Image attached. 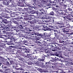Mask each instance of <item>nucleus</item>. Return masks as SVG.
<instances>
[{
  "instance_id": "obj_1",
  "label": "nucleus",
  "mask_w": 73,
  "mask_h": 73,
  "mask_svg": "<svg viewBox=\"0 0 73 73\" xmlns=\"http://www.w3.org/2000/svg\"><path fill=\"white\" fill-rule=\"evenodd\" d=\"M32 17H28L27 18H25L24 20L25 21L26 24H32V27L31 28L29 29L28 31H39L40 29H39V28L37 27V25H36V22H37V20L35 19H32Z\"/></svg>"
},
{
  "instance_id": "obj_2",
  "label": "nucleus",
  "mask_w": 73,
  "mask_h": 73,
  "mask_svg": "<svg viewBox=\"0 0 73 73\" xmlns=\"http://www.w3.org/2000/svg\"><path fill=\"white\" fill-rule=\"evenodd\" d=\"M48 57V56L46 55H43L41 56V58H39L37 56H34L33 58H30V59L31 60H34V59H36V60H37V61L36 62V64L37 65H40L41 64H43V61H44L45 60V57ZM42 61V62H41Z\"/></svg>"
},
{
  "instance_id": "obj_3",
  "label": "nucleus",
  "mask_w": 73,
  "mask_h": 73,
  "mask_svg": "<svg viewBox=\"0 0 73 73\" xmlns=\"http://www.w3.org/2000/svg\"><path fill=\"white\" fill-rule=\"evenodd\" d=\"M39 30L38 31L35 30V31H30V32L31 31H33L34 32V35H35V36H39L40 37H43V38H49V37H50V36H51V34H47L46 33H44V34H39L38 33L36 32V31H38L39 30H41V29H40L39 28Z\"/></svg>"
},
{
  "instance_id": "obj_4",
  "label": "nucleus",
  "mask_w": 73,
  "mask_h": 73,
  "mask_svg": "<svg viewBox=\"0 0 73 73\" xmlns=\"http://www.w3.org/2000/svg\"><path fill=\"white\" fill-rule=\"evenodd\" d=\"M56 32L58 33V36H55L54 38V40L56 41L57 40V37L62 38V37L64 36H66L68 34V33H62L60 31H56Z\"/></svg>"
},
{
  "instance_id": "obj_5",
  "label": "nucleus",
  "mask_w": 73,
  "mask_h": 73,
  "mask_svg": "<svg viewBox=\"0 0 73 73\" xmlns=\"http://www.w3.org/2000/svg\"><path fill=\"white\" fill-rule=\"evenodd\" d=\"M56 24H63V25H64V26L66 27V28H69L70 27V25L69 23L67 22V21H65L64 22H62L61 21H57L55 22Z\"/></svg>"
},
{
  "instance_id": "obj_6",
  "label": "nucleus",
  "mask_w": 73,
  "mask_h": 73,
  "mask_svg": "<svg viewBox=\"0 0 73 73\" xmlns=\"http://www.w3.org/2000/svg\"><path fill=\"white\" fill-rule=\"evenodd\" d=\"M56 62H50V61H49L45 62V64L46 67H49V68H52V69L54 68V67H53V66H50V65H51V64H52V65H56Z\"/></svg>"
},
{
  "instance_id": "obj_7",
  "label": "nucleus",
  "mask_w": 73,
  "mask_h": 73,
  "mask_svg": "<svg viewBox=\"0 0 73 73\" xmlns=\"http://www.w3.org/2000/svg\"><path fill=\"white\" fill-rule=\"evenodd\" d=\"M40 44H41L40 45L41 46H46V47L51 46L50 44H48L45 40L42 41L40 40Z\"/></svg>"
},
{
  "instance_id": "obj_8",
  "label": "nucleus",
  "mask_w": 73,
  "mask_h": 73,
  "mask_svg": "<svg viewBox=\"0 0 73 73\" xmlns=\"http://www.w3.org/2000/svg\"><path fill=\"white\" fill-rule=\"evenodd\" d=\"M44 51L45 52L48 53V56H54V54H53L52 52L50 50H49L48 49H44Z\"/></svg>"
},
{
  "instance_id": "obj_9",
  "label": "nucleus",
  "mask_w": 73,
  "mask_h": 73,
  "mask_svg": "<svg viewBox=\"0 0 73 73\" xmlns=\"http://www.w3.org/2000/svg\"><path fill=\"white\" fill-rule=\"evenodd\" d=\"M66 63H65V64L66 66H69V65H73V62H70L71 61V59L70 58H66Z\"/></svg>"
},
{
  "instance_id": "obj_10",
  "label": "nucleus",
  "mask_w": 73,
  "mask_h": 73,
  "mask_svg": "<svg viewBox=\"0 0 73 73\" xmlns=\"http://www.w3.org/2000/svg\"><path fill=\"white\" fill-rule=\"evenodd\" d=\"M56 13L57 15H56V16L58 17V18H59L60 17V15H63V13H62V10L60 9V10H58L57 11Z\"/></svg>"
},
{
  "instance_id": "obj_11",
  "label": "nucleus",
  "mask_w": 73,
  "mask_h": 73,
  "mask_svg": "<svg viewBox=\"0 0 73 73\" xmlns=\"http://www.w3.org/2000/svg\"><path fill=\"white\" fill-rule=\"evenodd\" d=\"M0 50H3L5 52V49L4 48V47H5V44L4 43L1 42L0 43Z\"/></svg>"
},
{
  "instance_id": "obj_12",
  "label": "nucleus",
  "mask_w": 73,
  "mask_h": 73,
  "mask_svg": "<svg viewBox=\"0 0 73 73\" xmlns=\"http://www.w3.org/2000/svg\"><path fill=\"white\" fill-rule=\"evenodd\" d=\"M45 12V10L42 8L40 9L39 10V11H38L37 15H44Z\"/></svg>"
},
{
  "instance_id": "obj_13",
  "label": "nucleus",
  "mask_w": 73,
  "mask_h": 73,
  "mask_svg": "<svg viewBox=\"0 0 73 73\" xmlns=\"http://www.w3.org/2000/svg\"><path fill=\"white\" fill-rule=\"evenodd\" d=\"M17 48V52L16 53L18 54H21V51L22 50V46H18Z\"/></svg>"
},
{
  "instance_id": "obj_14",
  "label": "nucleus",
  "mask_w": 73,
  "mask_h": 73,
  "mask_svg": "<svg viewBox=\"0 0 73 73\" xmlns=\"http://www.w3.org/2000/svg\"><path fill=\"white\" fill-rule=\"evenodd\" d=\"M57 60L58 61H61L62 62H66V58H62V57L61 58H57Z\"/></svg>"
},
{
  "instance_id": "obj_15",
  "label": "nucleus",
  "mask_w": 73,
  "mask_h": 73,
  "mask_svg": "<svg viewBox=\"0 0 73 73\" xmlns=\"http://www.w3.org/2000/svg\"><path fill=\"white\" fill-rule=\"evenodd\" d=\"M12 34V32H8L6 36L7 37L6 38H9L10 39H12V36H11V35Z\"/></svg>"
},
{
  "instance_id": "obj_16",
  "label": "nucleus",
  "mask_w": 73,
  "mask_h": 73,
  "mask_svg": "<svg viewBox=\"0 0 73 73\" xmlns=\"http://www.w3.org/2000/svg\"><path fill=\"white\" fill-rule=\"evenodd\" d=\"M60 51H56L55 52V54L56 56H58V58H60V57H62V54H60Z\"/></svg>"
},
{
  "instance_id": "obj_17",
  "label": "nucleus",
  "mask_w": 73,
  "mask_h": 73,
  "mask_svg": "<svg viewBox=\"0 0 73 73\" xmlns=\"http://www.w3.org/2000/svg\"><path fill=\"white\" fill-rule=\"evenodd\" d=\"M35 68H36L37 69L36 70H37L38 71H39L40 72H41V73H43V72L44 73H46V72H48V71H45L42 68H37L36 67H35Z\"/></svg>"
},
{
  "instance_id": "obj_18",
  "label": "nucleus",
  "mask_w": 73,
  "mask_h": 73,
  "mask_svg": "<svg viewBox=\"0 0 73 73\" xmlns=\"http://www.w3.org/2000/svg\"><path fill=\"white\" fill-rule=\"evenodd\" d=\"M21 41L22 40H20L19 42H17L16 40L15 41V42L14 43L13 45H15L17 46H19L21 44Z\"/></svg>"
},
{
  "instance_id": "obj_19",
  "label": "nucleus",
  "mask_w": 73,
  "mask_h": 73,
  "mask_svg": "<svg viewBox=\"0 0 73 73\" xmlns=\"http://www.w3.org/2000/svg\"><path fill=\"white\" fill-rule=\"evenodd\" d=\"M69 15L67 17V19L68 20H70V21H71L73 22V18L71 17H73V15L69 14Z\"/></svg>"
},
{
  "instance_id": "obj_20",
  "label": "nucleus",
  "mask_w": 73,
  "mask_h": 73,
  "mask_svg": "<svg viewBox=\"0 0 73 73\" xmlns=\"http://www.w3.org/2000/svg\"><path fill=\"white\" fill-rule=\"evenodd\" d=\"M34 42L35 44L31 45V46H36V45H37V44H40V40L39 41L36 40V41H35Z\"/></svg>"
},
{
  "instance_id": "obj_21",
  "label": "nucleus",
  "mask_w": 73,
  "mask_h": 73,
  "mask_svg": "<svg viewBox=\"0 0 73 73\" xmlns=\"http://www.w3.org/2000/svg\"><path fill=\"white\" fill-rule=\"evenodd\" d=\"M23 18L22 16H19L18 17L15 18V20H17V21H21V20L20 19H23Z\"/></svg>"
},
{
  "instance_id": "obj_22",
  "label": "nucleus",
  "mask_w": 73,
  "mask_h": 73,
  "mask_svg": "<svg viewBox=\"0 0 73 73\" xmlns=\"http://www.w3.org/2000/svg\"><path fill=\"white\" fill-rule=\"evenodd\" d=\"M28 29L27 27H26L25 29V30H24L23 29H22V33H27L28 31H28V29Z\"/></svg>"
},
{
  "instance_id": "obj_23",
  "label": "nucleus",
  "mask_w": 73,
  "mask_h": 73,
  "mask_svg": "<svg viewBox=\"0 0 73 73\" xmlns=\"http://www.w3.org/2000/svg\"><path fill=\"white\" fill-rule=\"evenodd\" d=\"M29 13V12H23L22 13L23 15H25V17H29V15L28 14V13Z\"/></svg>"
},
{
  "instance_id": "obj_24",
  "label": "nucleus",
  "mask_w": 73,
  "mask_h": 73,
  "mask_svg": "<svg viewBox=\"0 0 73 73\" xmlns=\"http://www.w3.org/2000/svg\"><path fill=\"white\" fill-rule=\"evenodd\" d=\"M56 2H60L62 4L66 3V0H55Z\"/></svg>"
},
{
  "instance_id": "obj_25",
  "label": "nucleus",
  "mask_w": 73,
  "mask_h": 73,
  "mask_svg": "<svg viewBox=\"0 0 73 73\" xmlns=\"http://www.w3.org/2000/svg\"><path fill=\"white\" fill-rule=\"evenodd\" d=\"M69 28L66 27V28H64L63 29H62V30H63L62 31L63 32H69Z\"/></svg>"
},
{
  "instance_id": "obj_26",
  "label": "nucleus",
  "mask_w": 73,
  "mask_h": 73,
  "mask_svg": "<svg viewBox=\"0 0 73 73\" xmlns=\"http://www.w3.org/2000/svg\"><path fill=\"white\" fill-rule=\"evenodd\" d=\"M68 49L66 50H64V53H67L69 54V53H71L73 52V51L71 50H69V48H68Z\"/></svg>"
},
{
  "instance_id": "obj_27",
  "label": "nucleus",
  "mask_w": 73,
  "mask_h": 73,
  "mask_svg": "<svg viewBox=\"0 0 73 73\" xmlns=\"http://www.w3.org/2000/svg\"><path fill=\"white\" fill-rule=\"evenodd\" d=\"M59 42L60 43H61L62 44H63L64 45H65V43L66 42L65 41L62 40V39H60Z\"/></svg>"
},
{
  "instance_id": "obj_28",
  "label": "nucleus",
  "mask_w": 73,
  "mask_h": 73,
  "mask_svg": "<svg viewBox=\"0 0 73 73\" xmlns=\"http://www.w3.org/2000/svg\"><path fill=\"white\" fill-rule=\"evenodd\" d=\"M58 50H60V48L58 47H55L54 49L52 50H51L53 52H56V51H58Z\"/></svg>"
},
{
  "instance_id": "obj_29",
  "label": "nucleus",
  "mask_w": 73,
  "mask_h": 73,
  "mask_svg": "<svg viewBox=\"0 0 73 73\" xmlns=\"http://www.w3.org/2000/svg\"><path fill=\"white\" fill-rule=\"evenodd\" d=\"M2 67L3 69H5V70H6L7 71H8V70H9V68H7L8 67H7L6 66L2 65Z\"/></svg>"
},
{
  "instance_id": "obj_30",
  "label": "nucleus",
  "mask_w": 73,
  "mask_h": 73,
  "mask_svg": "<svg viewBox=\"0 0 73 73\" xmlns=\"http://www.w3.org/2000/svg\"><path fill=\"white\" fill-rule=\"evenodd\" d=\"M38 11H36L35 10H33L30 12V13H31V14H36L37 15Z\"/></svg>"
},
{
  "instance_id": "obj_31",
  "label": "nucleus",
  "mask_w": 73,
  "mask_h": 73,
  "mask_svg": "<svg viewBox=\"0 0 73 73\" xmlns=\"http://www.w3.org/2000/svg\"><path fill=\"white\" fill-rule=\"evenodd\" d=\"M43 64H44V63H43ZM43 64H40V65H37V66H41L42 68H46H46H48V67L45 66V65H43Z\"/></svg>"
},
{
  "instance_id": "obj_32",
  "label": "nucleus",
  "mask_w": 73,
  "mask_h": 73,
  "mask_svg": "<svg viewBox=\"0 0 73 73\" xmlns=\"http://www.w3.org/2000/svg\"><path fill=\"white\" fill-rule=\"evenodd\" d=\"M39 52H40V50L37 49H35L34 50L33 54H37L38 53H39Z\"/></svg>"
},
{
  "instance_id": "obj_33",
  "label": "nucleus",
  "mask_w": 73,
  "mask_h": 73,
  "mask_svg": "<svg viewBox=\"0 0 73 73\" xmlns=\"http://www.w3.org/2000/svg\"><path fill=\"white\" fill-rule=\"evenodd\" d=\"M26 56H27V57H29V58H30V57H31L30 58H33L34 57V56L32 54H27V55H26Z\"/></svg>"
},
{
  "instance_id": "obj_34",
  "label": "nucleus",
  "mask_w": 73,
  "mask_h": 73,
  "mask_svg": "<svg viewBox=\"0 0 73 73\" xmlns=\"http://www.w3.org/2000/svg\"><path fill=\"white\" fill-rule=\"evenodd\" d=\"M0 15H2V16H3V17H5L6 16V13L2 11H0Z\"/></svg>"
},
{
  "instance_id": "obj_35",
  "label": "nucleus",
  "mask_w": 73,
  "mask_h": 73,
  "mask_svg": "<svg viewBox=\"0 0 73 73\" xmlns=\"http://www.w3.org/2000/svg\"><path fill=\"white\" fill-rule=\"evenodd\" d=\"M26 53H30V49L28 48H25Z\"/></svg>"
},
{
  "instance_id": "obj_36",
  "label": "nucleus",
  "mask_w": 73,
  "mask_h": 73,
  "mask_svg": "<svg viewBox=\"0 0 73 73\" xmlns=\"http://www.w3.org/2000/svg\"><path fill=\"white\" fill-rule=\"evenodd\" d=\"M6 59L3 57H1L0 58V61L1 62L2 61L3 62H5V60Z\"/></svg>"
},
{
  "instance_id": "obj_37",
  "label": "nucleus",
  "mask_w": 73,
  "mask_h": 73,
  "mask_svg": "<svg viewBox=\"0 0 73 73\" xmlns=\"http://www.w3.org/2000/svg\"><path fill=\"white\" fill-rule=\"evenodd\" d=\"M64 11L65 13V15H69V12H68V10L65 9V10H64Z\"/></svg>"
},
{
  "instance_id": "obj_38",
  "label": "nucleus",
  "mask_w": 73,
  "mask_h": 73,
  "mask_svg": "<svg viewBox=\"0 0 73 73\" xmlns=\"http://www.w3.org/2000/svg\"><path fill=\"white\" fill-rule=\"evenodd\" d=\"M2 22H3L5 24H8V22H7V19L6 18H4V19H3L2 21Z\"/></svg>"
},
{
  "instance_id": "obj_39",
  "label": "nucleus",
  "mask_w": 73,
  "mask_h": 73,
  "mask_svg": "<svg viewBox=\"0 0 73 73\" xmlns=\"http://www.w3.org/2000/svg\"><path fill=\"white\" fill-rule=\"evenodd\" d=\"M68 46H63L62 48V50H67L68 49Z\"/></svg>"
},
{
  "instance_id": "obj_40",
  "label": "nucleus",
  "mask_w": 73,
  "mask_h": 73,
  "mask_svg": "<svg viewBox=\"0 0 73 73\" xmlns=\"http://www.w3.org/2000/svg\"><path fill=\"white\" fill-rule=\"evenodd\" d=\"M2 28V30H4V31L7 29V27H4V26L1 25H0V28Z\"/></svg>"
},
{
  "instance_id": "obj_41",
  "label": "nucleus",
  "mask_w": 73,
  "mask_h": 73,
  "mask_svg": "<svg viewBox=\"0 0 73 73\" xmlns=\"http://www.w3.org/2000/svg\"><path fill=\"white\" fill-rule=\"evenodd\" d=\"M15 39H14V40L13 39H11V40L10 42H11V44H12V45H14V43L15 42Z\"/></svg>"
},
{
  "instance_id": "obj_42",
  "label": "nucleus",
  "mask_w": 73,
  "mask_h": 73,
  "mask_svg": "<svg viewBox=\"0 0 73 73\" xmlns=\"http://www.w3.org/2000/svg\"><path fill=\"white\" fill-rule=\"evenodd\" d=\"M56 18L53 17V18H51V20L52 21V22L53 23H54V22L56 21Z\"/></svg>"
},
{
  "instance_id": "obj_43",
  "label": "nucleus",
  "mask_w": 73,
  "mask_h": 73,
  "mask_svg": "<svg viewBox=\"0 0 73 73\" xmlns=\"http://www.w3.org/2000/svg\"><path fill=\"white\" fill-rule=\"evenodd\" d=\"M21 12H15V15L17 16H19L20 15H21Z\"/></svg>"
},
{
  "instance_id": "obj_44",
  "label": "nucleus",
  "mask_w": 73,
  "mask_h": 73,
  "mask_svg": "<svg viewBox=\"0 0 73 73\" xmlns=\"http://www.w3.org/2000/svg\"><path fill=\"white\" fill-rule=\"evenodd\" d=\"M51 59L50 60V62H56V59L53 58H51Z\"/></svg>"
},
{
  "instance_id": "obj_45",
  "label": "nucleus",
  "mask_w": 73,
  "mask_h": 73,
  "mask_svg": "<svg viewBox=\"0 0 73 73\" xmlns=\"http://www.w3.org/2000/svg\"><path fill=\"white\" fill-rule=\"evenodd\" d=\"M15 69L17 70H24V68L20 67L19 68H15Z\"/></svg>"
},
{
  "instance_id": "obj_46",
  "label": "nucleus",
  "mask_w": 73,
  "mask_h": 73,
  "mask_svg": "<svg viewBox=\"0 0 73 73\" xmlns=\"http://www.w3.org/2000/svg\"><path fill=\"white\" fill-rule=\"evenodd\" d=\"M30 58H29V61L28 62H27V64H28V65H31V64H32V62H31V61H32V60H31L30 59Z\"/></svg>"
},
{
  "instance_id": "obj_47",
  "label": "nucleus",
  "mask_w": 73,
  "mask_h": 73,
  "mask_svg": "<svg viewBox=\"0 0 73 73\" xmlns=\"http://www.w3.org/2000/svg\"><path fill=\"white\" fill-rule=\"evenodd\" d=\"M23 42L24 43V44L25 45H28V44L27 43H28L27 41L24 40L23 41V40H22V41H21V42Z\"/></svg>"
},
{
  "instance_id": "obj_48",
  "label": "nucleus",
  "mask_w": 73,
  "mask_h": 73,
  "mask_svg": "<svg viewBox=\"0 0 73 73\" xmlns=\"http://www.w3.org/2000/svg\"><path fill=\"white\" fill-rule=\"evenodd\" d=\"M6 29H7V30L9 31H11V32H13V30H12V29H11V28H10L9 27H6Z\"/></svg>"
},
{
  "instance_id": "obj_49",
  "label": "nucleus",
  "mask_w": 73,
  "mask_h": 73,
  "mask_svg": "<svg viewBox=\"0 0 73 73\" xmlns=\"http://www.w3.org/2000/svg\"><path fill=\"white\" fill-rule=\"evenodd\" d=\"M17 10L19 11H22V8L20 7L19 6H18L17 7Z\"/></svg>"
},
{
  "instance_id": "obj_50",
  "label": "nucleus",
  "mask_w": 73,
  "mask_h": 73,
  "mask_svg": "<svg viewBox=\"0 0 73 73\" xmlns=\"http://www.w3.org/2000/svg\"><path fill=\"white\" fill-rule=\"evenodd\" d=\"M18 28L20 29H23V26L21 25H19L18 26Z\"/></svg>"
},
{
  "instance_id": "obj_51",
  "label": "nucleus",
  "mask_w": 73,
  "mask_h": 73,
  "mask_svg": "<svg viewBox=\"0 0 73 73\" xmlns=\"http://www.w3.org/2000/svg\"><path fill=\"white\" fill-rule=\"evenodd\" d=\"M58 25H60V26H59V28H64V25L62 24H56Z\"/></svg>"
},
{
  "instance_id": "obj_52",
  "label": "nucleus",
  "mask_w": 73,
  "mask_h": 73,
  "mask_svg": "<svg viewBox=\"0 0 73 73\" xmlns=\"http://www.w3.org/2000/svg\"><path fill=\"white\" fill-rule=\"evenodd\" d=\"M19 60H20V61H22V62L24 63L25 61V59L23 58H20L19 59Z\"/></svg>"
},
{
  "instance_id": "obj_53",
  "label": "nucleus",
  "mask_w": 73,
  "mask_h": 73,
  "mask_svg": "<svg viewBox=\"0 0 73 73\" xmlns=\"http://www.w3.org/2000/svg\"><path fill=\"white\" fill-rule=\"evenodd\" d=\"M16 16V12H13L12 13L11 17H15Z\"/></svg>"
},
{
  "instance_id": "obj_54",
  "label": "nucleus",
  "mask_w": 73,
  "mask_h": 73,
  "mask_svg": "<svg viewBox=\"0 0 73 73\" xmlns=\"http://www.w3.org/2000/svg\"><path fill=\"white\" fill-rule=\"evenodd\" d=\"M67 66L68 67L69 69H70V70H72V69H73V67L71 66H70L69 65V66Z\"/></svg>"
},
{
  "instance_id": "obj_55",
  "label": "nucleus",
  "mask_w": 73,
  "mask_h": 73,
  "mask_svg": "<svg viewBox=\"0 0 73 73\" xmlns=\"http://www.w3.org/2000/svg\"><path fill=\"white\" fill-rule=\"evenodd\" d=\"M27 38L29 40H32V39H33V37H32V36H28L27 37Z\"/></svg>"
},
{
  "instance_id": "obj_56",
  "label": "nucleus",
  "mask_w": 73,
  "mask_h": 73,
  "mask_svg": "<svg viewBox=\"0 0 73 73\" xmlns=\"http://www.w3.org/2000/svg\"><path fill=\"white\" fill-rule=\"evenodd\" d=\"M26 53L25 49H22V51H21V53Z\"/></svg>"
},
{
  "instance_id": "obj_57",
  "label": "nucleus",
  "mask_w": 73,
  "mask_h": 73,
  "mask_svg": "<svg viewBox=\"0 0 73 73\" xmlns=\"http://www.w3.org/2000/svg\"><path fill=\"white\" fill-rule=\"evenodd\" d=\"M33 1V3H35V5H36L37 3V1L36 0H32Z\"/></svg>"
},
{
  "instance_id": "obj_58",
  "label": "nucleus",
  "mask_w": 73,
  "mask_h": 73,
  "mask_svg": "<svg viewBox=\"0 0 73 73\" xmlns=\"http://www.w3.org/2000/svg\"><path fill=\"white\" fill-rule=\"evenodd\" d=\"M6 44L7 45H13L12 44H11V42L10 41H8L7 42Z\"/></svg>"
},
{
  "instance_id": "obj_59",
  "label": "nucleus",
  "mask_w": 73,
  "mask_h": 73,
  "mask_svg": "<svg viewBox=\"0 0 73 73\" xmlns=\"http://www.w3.org/2000/svg\"><path fill=\"white\" fill-rule=\"evenodd\" d=\"M52 9L53 10H54V11L56 13L57 11L58 10H57V9L56 8L53 7L52 8Z\"/></svg>"
},
{
  "instance_id": "obj_60",
  "label": "nucleus",
  "mask_w": 73,
  "mask_h": 73,
  "mask_svg": "<svg viewBox=\"0 0 73 73\" xmlns=\"http://www.w3.org/2000/svg\"><path fill=\"white\" fill-rule=\"evenodd\" d=\"M49 15H51V16H53V15H54V12L53 11H51L50 13H49Z\"/></svg>"
},
{
  "instance_id": "obj_61",
  "label": "nucleus",
  "mask_w": 73,
  "mask_h": 73,
  "mask_svg": "<svg viewBox=\"0 0 73 73\" xmlns=\"http://www.w3.org/2000/svg\"><path fill=\"white\" fill-rule=\"evenodd\" d=\"M63 57H65V58H66V57H68V55L66 54H63Z\"/></svg>"
},
{
  "instance_id": "obj_62",
  "label": "nucleus",
  "mask_w": 73,
  "mask_h": 73,
  "mask_svg": "<svg viewBox=\"0 0 73 73\" xmlns=\"http://www.w3.org/2000/svg\"><path fill=\"white\" fill-rule=\"evenodd\" d=\"M24 10L25 11H27V12H29V10L28 8H24Z\"/></svg>"
},
{
  "instance_id": "obj_63",
  "label": "nucleus",
  "mask_w": 73,
  "mask_h": 73,
  "mask_svg": "<svg viewBox=\"0 0 73 73\" xmlns=\"http://www.w3.org/2000/svg\"><path fill=\"white\" fill-rule=\"evenodd\" d=\"M54 45L55 46H60V44H58V43H56L55 42V44H54Z\"/></svg>"
},
{
  "instance_id": "obj_64",
  "label": "nucleus",
  "mask_w": 73,
  "mask_h": 73,
  "mask_svg": "<svg viewBox=\"0 0 73 73\" xmlns=\"http://www.w3.org/2000/svg\"><path fill=\"white\" fill-rule=\"evenodd\" d=\"M13 23H14V24H18V22L16 21L15 20L13 21Z\"/></svg>"
}]
</instances>
